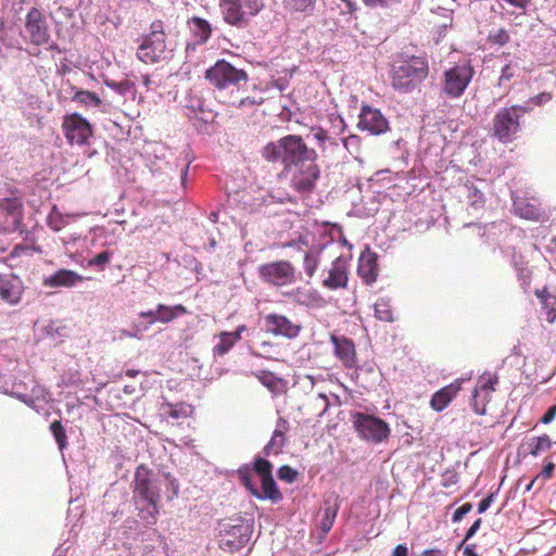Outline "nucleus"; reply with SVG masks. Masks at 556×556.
I'll return each mask as SVG.
<instances>
[{
  "mask_svg": "<svg viewBox=\"0 0 556 556\" xmlns=\"http://www.w3.org/2000/svg\"><path fill=\"white\" fill-rule=\"evenodd\" d=\"M132 502L139 519L147 526H154L159 520L161 489L153 478V472L141 464L134 475Z\"/></svg>",
  "mask_w": 556,
  "mask_h": 556,
  "instance_id": "obj_1",
  "label": "nucleus"
},
{
  "mask_svg": "<svg viewBox=\"0 0 556 556\" xmlns=\"http://www.w3.org/2000/svg\"><path fill=\"white\" fill-rule=\"evenodd\" d=\"M429 74L428 61L425 58L413 56L394 66L391 72V85L400 92H410L417 88Z\"/></svg>",
  "mask_w": 556,
  "mask_h": 556,
  "instance_id": "obj_2",
  "label": "nucleus"
},
{
  "mask_svg": "<svg viewBox=\"0 0 556 556\" xmlns=\"http://www.w3.org/2000/svg\"><path fill=\"white\" fill-rule=\"evenodd\" d=\"M166 38L164 23L161 20L153 21L149 34L143 37L138 47L137 58L144 64H155L166 60L168 54Z\"/></svg>",
  "mask_w": 556,
  "mask_h": 556,
  "instance_id": "obj_3",
  "label": "nucleus"
},
{
  "mask_svg": "<svg viewBox=\"0 0 556 556\" xmlns=\"http://www.w3.org/2000/svg\"><path fill=\"white\" fill-rule=\"evenodd\" d=\"M522 105L500 109L492 119V134L503 143L511 142L520 131V119L527 113Z\"/></svg>",
  "mask_w": 556,
  "mask_h": 556,
  "instance_id": "obj_4",
  "label": "nucleus"
},
{
  "mask_svg": "<svg viewBox=\"0 0 556 556\" xmlns=\"http://www.w3.org/2000/svg\"><path fill=\"white\" fill-rule=\"evenodd\" d=\"M218 5L225 23L239 28L264 9L262 0H218Z\"/></svg>",
  "mask_w": 556,
  "mask_h": 556,
  "instance_id": "obj_5",
  "label": "nucleus"
},
{
  "mask_svg": "<svg viewBox=\"0 0 556 556\" xmlns=\"http://www.w3.org/2000/svg\"><path fill=\"white\" fill-rule=\"evenodd\" d=\"M248 73L237 68L225 60H218L205 71V79L219 91L236 88L239 92L242 84L248 81Z\"/></svg>",
  "mask_w": 556,
  "mask_h": 556,
  "instance_id": "obj_6",
  "label": "nucleus"
},
{
  "mask_svg": "<svg viewBox=\"0 0 556 556\" xmlns=\"http://www.w3.org/2000/svg\"><path fill=\"white\" fill-rule=\"evenodd\" d=\"M475 75L469 62L458 63L443 73L442 91L451 98L462 97Z\"/></svg>",
  "mask_w": 556,
  "mask_h": 556,
  "instance_id": "obj_7",
  "label": "nucleus"
},
{
  "mask_svg": "<svg viewBox=\"0 0 556 556\" xmlns=\"http://www.w3.org/2000/svg\"><path fill=\"white\" fill-rule=\"evenodd\" d=\"M352 417L353 427L362 439L380 443L390 437V427L381 418L361 412L354 413Z\"/></svg>",
  "mask_w": 556,
  "mask_h": 556,
  "instance_id": "obj_8",
  "label": "nucleus"
},
{
  "mask_svg": "<svg viewBox=\"0 0 556 556\" xmlns=\"http://www.w3.org/2000/svg\"><path fill=\"white\" fill-rule=\"evenodd\" d=\"M282 148V161L287 167L299 165L308 161L317 160V152L308 148L301 136L288 135L279 139Z\"/></svg>",
  "mask_w": 556,
  "mask_h": 556,
  "instance_id": "obj_9",
  "label": "nucleus"
},
{
  "mask_svg": "<svg viewBox=\"0 0 556 556\" xmlns=\"http://www.w3.org/2000/svg\"><path fill=\"white\" fill-rule=\"evenodd\" d=\"M61 127L71 146L88 144L89 139L93 136L91 124L78 113L66 114Z\"/></svg>",
  "mask_w": 556,
  "mask_h": 556,
  "instance_id": "obj_10",
  "label": "nucleus"
},
{
  "mask_svg": "<svg viewBox=\"0 0 556 556\" xmlns=\"http://www.w3.org/2000/svg\"><path fill=\"white\" fill-rule=\"evenodd\" d=\"M253 470L261 479V490L258 495H253L257 500H269L273 503H278L282 500V494L277 486L273 477V465L269 460L256 457L253 462Z\"/></svg>",
  "mask_w": 556,
  "mask_h": 556,
  "instance_id": "obj_11",
  "label": "nucleus"
},
{
  "mask_svg": "<svg viewBox=\"0 0 556 556\" xmlns=\"http://www.w3.org/2000/svg\"><path fill=\"white\" fill-rule=\"evenodd\" d=\"M25 31L29 42L35 47L47 45L50 41V29L43 12L33 7L25 16Z\"/></svg>",
  "mask_w": 556,
  "mask_h": 556,
  "instance_id": "obj_12",
  "label": "nucleus"
},
{
  "mask_svg": "<svg viewBox=\"0 0 556 556\" xmlns=\"http://www.w3.org/2000/svg\"><path fill=\"white\" fill-rule=\"evenodd\" d=\"M317 160H311L305 163L292 166L291 187L300 194H309L319 179L320 169L316 163Z\"/></svg>",
  "mask_w": 556,
  "mask_h": 556,
  "instance_id": "obj_13",
  "label": "nucleus"
},
{
  "mask_svg": "<svg viewBox=\"0 0 556 556\" xmlns=\"http://www.w3.org/2000/svg\"><path fill=\"white\" fill-rule=\"evenodd\" d=\"M261 278L268 283L282 287L295 280V269L288 261L263 264L258 268Z\"/></svg>",
  "mask_w": 556,
  "mask_h": 556,
  "instance_id": "obj_14",
  "label": "nucleus"
},
{
  "mask_svg": "<svg viewBox=\"0 0 556 556\" xmlns=\"http://www.w3.org/2000/svg\"><path fill=\"white\" fill-rule=\"evenodd\" d=\"M357 128L374 136L382 135L390 129L389 122L381 111L367 104L361 109Z\"/></svg>",
  "mask_w": 556,
  "mask_h": 556,
  "instance_id": "obj_15",
  "label": "nucleus"
},
{
  "mask_svg": "<svg viewBox=\"0 0 556 556\" xmlns=\"http://www.w3.org/2000/svg\"><path fill=\"white\" fill-rule=\"evenodd\" d=\"M265 327L274 336H281L288 339H294L299 336L302 326L290 320L287 316L270 313L264 316Z\"/></svg>",
  "mask_w": 556,
  "mask_h": 556,
  "instance_id": "obj_16",
  "label": "nucleus"
},
{
  "mask_svg": "<svg viewBox=\"0 0 556 556\" xmlns=\"http://www.w3.org/2000/svg\"><path fill=\"white\" fill-rule=\"evenodd\" d=\"M330 342L333 345L334 356L348 369L357 367V354L354 342L344 336H330Z\"/></svg>",
  "mask_w": 556,
  "mask_h": 556,
  "instance_id": "obj_17",
  "label": "nucleus"
},
{
  "mask_svg": "<svg viewBox=\"0 0 556 556\" xmlns=\"http://www.w3.org/2000/svg\"><path fill=\"white\" fill-rule=\"evenodd\" d=\"M349 282L348 261L342 256L337 257L328 269V276L323 280V286L329 290L345 289Z\"/></svg>",
  "mask_w": 556,
  "mask_h": 556,
  "instance_id": "obj_18",
  "label": "nucleus"
},
{
  "mask_svg": "<svg viewBox=\"0 0 556 556\" xmlns=\"http://www.w3.org/2000/svg\"><path fill=\"white\" fill-rule=\"evenodd\" d=\"M357 274L367 286H371L377 281L379 274L378 255L368 247L361 253Z\"/></svg>",
  "mask_w": 556,
  "mask_h": 556,
  "instance_id": "obj_19",
  "label": "nucleus"
},
{
  "mask_svg": "<svg viewBox=\"0 0 556 556\" xmlns=\"http://www.w3.org/2000/svg\"><path fill=\"white\" fill-rule=\"evenodd\" d=\"M24 292L22 280L15 275L0 274V299L10 305L21 301Z\"/></svg>",
  "mask_w": 556,
  "mask_h": 556,
  "instance_id": "obj_20",
  "label": "nucleus"
},
{
  "mask_svg": "<svg viewBox=\"0 0 556 556\" xmlns=\"http://www.w3.org/2000/svg\"><path fill=\"white\" fill-rule=\"evenodd\" d=\"M498 383V377L496 375H483L479 378L477 387L472 393V408L477 415H485V402L480 405L479 399L482 393L485 394V397L495 391V386Z\"/></svg>",
  "mask_w": 556,
  "mask_h": 556,
  "instance_id": "obj_21",
  "label": "nucleus"
},
{
  "mask_svg": "<svg viewBox=\"0 0 556 556\" xmlns=\"http://www.w3.org/2000/svg\"><path fill=\"white\" fill-rule=\"evenodd\" d=\"M462 382L463 380L457 379L448 386H445L437 391L430 400L431 408L435 412H442L444 408H446L462 390Z\"/></svg>",
  "mask_w": 556,
  "mask_h": 556,
  "instance_id": "obj_22",
  "label": "nucleus"
},
{
  "mask_svg": "<svg viewBox=\"0 0 556 556\" xmlns=\"http://www.w3.org/2000/svg\"><path fill=\"white\" fill-rule=\"evenodd\" d=\"M84 281V277L71 269H59L53 275L46 277L43 285L49 288H72Z\"/></svg>",
  "mask_w": 556,
  "mask_h": 556,
  "instance_id": "obj_23",
  "label": "nucleus"
},
{
  "mask_svg": "<svg viewBox=\"0 0 556 556\" xmlns=\"http://www.w3.org/2000/svg\"><path fill=\"white\" fill-rule=\"evenodd\" d=\"M552 441L547 434L540 437H532L522 441L518 448L520 456L527 457L528 455L538 456L543 452L551 448Z\"/></svg>",
  "mask_w": 556,
  "mask_h": 556,
  "instance_id": "obj_24",
  "label": "nucleus"
},
{
  "mask_svg": "<svg viewBox=\"0 0 556 556\" xmlns=\"http://www.w3.org/2000/svg\"><path fill=\"white\" fill-rule=\"evenodd\" d=\"M288 420L282 417H279L271 439L264 447V452L266 455H269L270 453L278 454L281 452V450L286 445V433L288 432Z\"/></svg>",
  "mask_w": 556,
  "mask_h": 556,
  "instance_id": "obj_25",
  "label": "nucleus"
},
{
  "mask_svg": "<svg viewBox=\"0 0 556 556\" xmlns=\"http://www.w3.org/2000/svg\"><path fill=\"white\" fill-rule=\"evenodd\" d=\"M534 295L539 299L545 319L549 324L556 321V293L551 292L547 287L535 289Z\"/></svg>",
  "mask_w": 556,
  "mask_h": 556,
  "instance_id": "obj_26",
  "label": "nucleus"
},
{
  "mask_svg": "<svg viewBox=\"0 0 556 556\" xmlns=\"http://www.w3.org/2000/svg\"><path fill=\"white\" fill-rule=\"evenodd\" d=\"M283 9L290 14L311 16L316 9L317 0H281Z\"/></svg>",
  "mask_w": 556,
  "mask_h": 556,
  "instance_id": "obj_27",
  "label": "nucleus"
},
{
  "mask_svg": "<svg viewBox=\"0 0 556 556\" xmlns=\"http://www.w3.org/2000/svg\"><path fill=\"white\" fill-rule=\"evenodd\" d=\"M187 24L191 28L193 36L198 39V43H206L212 35L211 24L199 16H192L188 20Z\"/></svg>",
  "mask_w": 556,
  "mask_h": 556,
  "instance_id": "obj_28",
  "label": "nucleus"
},
{
  "mask_svg": "<svg viewBox=\"0 0 556 556\" xmlns=\"http://www.w3.org/2000/svg\"><path fill=\"white\" fill-rule=\"evenodd\" d=\"M218 342L213 346V356L222 357L226 355L238 342V334H231L229 331H223L218 336Z\"/></svg>",
  "mask_w": 556,
  "mask_h": 556,
  "instance_id": "obj_29",
  "label": "nucleus"
},
{
  "mask_svg": "<svg viewBox=\"0 0 556 556\" xmlns=\"http://www.w3.org/2000/svg\"><path fill=\"white\" fill-rule=\"evenodd\" d=\"M187 313V307L181 304L174 306H167L165 304L157 305V318L159 321L163 324H168L173 321L177 316L185 315Z\"/></svg>",
  "mask_w": 556,
  "mask_h": 556,
  "instance_id": "obj_30",
  "label": "nucleus"
},
{
  "mask_svg": "<svg viewBox=\"0 0 556 556\" xmlns=\"http://www.w3.org/2000/svg\"><path fill=\"white\" fill-rule=\"evenodd\" d=\"M72 100L85 106L99 108L102 104V100L97 93L84 89L75 90Z\"/></svg>",
  "mask_w": 556,
  "mask_h": 556,
  "instance_id": "obj_31",
  "label": "nucleus"
},
{
  "mask_svg": "<svg viewBox=\"0 0 556 556\" xmlns=\"http://www.w3.org/2000/svg\"><path fill=\"white\" fill-rule=\"evenodd\" d=\"M325 510H324V517L320 520V526L324 532L330 531L332 528L338 510H339V503L336 500L333 504H330L329 501L325 502Z\"/></svg>",
  "mask_w": 556,
  "mask_h": 556,
  "instance_id": "obj_32",
  "label": "nucleus"
},
{
  "mask_svg": "<svg viewBox=\"0 0 556 556\" xmlns=\"http://www.w3.org/2000/svg\"><path fill=\"white\" fill-rule=\"evenodd\" d=\"M515 208L517 214L522 218L538 220L540 217L539 207L534 204L525 201H516Z\"/></svg>",
  "mask_w": 556,
  "mask_h": 556,
  "instance_id": "obj_33",
  "label": "nucleus"
},
{
  "mask_svg": "<svg viewBox=\"0 0 556 556\" xmlns=\"http://www.w3.org/2000/svg\"><path fill=\"white\" fill-rule=\"evenodd\" d=\"M375 316L386 323L394 321L393 311L388 301L381 299L375 304Z\"/></svg>",
  "mask_w": 556,
  "mask_h": 556,
  "instance_id": "obj_34",
  "label": "nucleus"
},
{
  "mask_svg": "<svg viewBox=\"0 0 556 556\" xmlns=\"http://www.w3.org/2000/svg\"><path fill=\"white\" fill-rule=\"evenodd\" d=\"M50 431L53 434L59 448L62 451L67 446V437L65 429L60 420H53L50 425Z\"/></svg>",
  "mask_w": 556,
  "mask_h": 556,
  "instance_id": "obj_35",
  "label": "nucleus"
},
{
  "mask_svg": "<svg viewBox=\"0 0 556 556\" xmlns=\"http://www.w3.org/2000/svg\"><path fill=\"white\" fill-rule=\"evenodd\" d=\"M239 478L243 486L251 493V495H258V488L252 480V471L248 467L238 470Z\"/></svg>",
  "mask_w": 556,
  "mask_h": 556,
  "instance_id": "obj_36",
  "label": "nucleus"
},
{
  "mask_svg": "<svg viewBox=\"0 0 556 556\" xmlns=\"http://www.w3.org/2000/svg\"><path fill=\"white\" fill-rule=\"evenodd\" d=\"M344 149L351 154L356 155L362 150V139L357 135H349L341 139Z\"/></svg>",
  "mask_w": 556,
  "mask_h": 556,
  "instance_id": "obj_37",
  "label": "nucleus"
},
{
  "mask_svg": "<svg viewBox=\"0 0 556 556\" xmlns=\"http://www.w3.org/2000/svg\"><path fill=\"white\" fill-rule=\"evenodd\" d=\"M281 150L279 141L277 143L269 142L263 148L262 156L268 162H276L282 157Z\"/></svg>",
  "mask_w": 556,
  "mask_h": 556,
  "instance_id": "obj_38",
  "label": "nucleus"
},
{
  "mask_svg": "<svg viewBox=\"0 0 556 556\" xmlns=\"http://www.w3.org/2000/svg\"><path fill=\"white\" fill-rule=\"evenodd\" d=\"M318 265H319V254L318 253L308 252L305 254L303 267H304L305 274L309 278H312L315 275V273L318 268Z\"/></svg>",
  "mask_w": 556,
  "mask_h": 556,
  "instance_id": "obj_39",
  "label": "nucleus"
},
{
  "mask_svg": "<svg viewBox=\"0 0 556 556\" xmlns=\"http://www.w3.org/2000/svg\"><path fill=\"white\" fill-rule=\"evenodd\" d=\"M47 224L51 230L58 232L64 228L66 222L64 216L54 206L48 216Z\"/></svg>",
  "mask_w": 556,
  "mask_h": 556,
  "instance_id": "obj_40",
  "label": "nucleus"
},
{
  "mask_svg": "<svg viewBox=\"0 0 556 556\" xmlns=\"http://www.w3.org/2000/svg\"><path fill=\"white\" fill-rule=\"evenodd\" d=\"M159 546L146 545L142 556H167L165 538L161 534L157 535Z\"/></svg>",
  "mask_w": 556,
  "mask_h": 556,
  "instance_id": "obj_41",
  "label": "nucleus"
},
{
  "mask_svg": "<svg viewBox=\"0 0 556 556\" xmlns=\"http://www.w3.org/2000/svg\"><path fill=\"white\" fill-rule=\"evenodd\" d=\"M0 208L7 214L14 215L21 213L22 202L18 198H5L0 202Z\"/></svg>",
  "mask_w": 556,
  "mask_h": 556,
  "instance_id": "obj_42",
  "label": "nucleus"
},
{
  "mask_svg": "<svg viewBox=\"0 0 556 556\" xmlns=\"http://www.w3.org/2000/svg\"><path fill=\"white\" fill-rule=\"evenodd\" d=\"M263 103V99L260 98V99H255V98H250V97H238V96H230L229 98V101H228V104L229 105H233V106H237V108H243V106H247V105H260Z\"/></svg>",
  "mask_w": 556,
  "mask_h": 556,
  "instance_id": "obj_43",
  "label": "nucleus"
},
{
  "mask_svg": "<svg viewBox=\"0 0 556 556\" xmlns=\"http://www.w3.org/2000/svg\"><path fill=\"white\" fill-rule=\"evenodd\" d=\"M312 404L315 408V415L318 417L324 416L327 413L330 405L328 397L321 393L313 397Z\"/></svg>",
  "mask_w": 556,
  "mask_h": 556,
  "instance_id": "obj_44",
  "label": "nucleus"
},
{
  "mask_svg": "<svg viewBox=\"0 0 556 556\" xmlns=\"http://www.w3.org/2000/svg\"><path fill=\"white\" fill-rule=\"evenodd\" d=\"M340 151V144L334 138H330L327 143L320 147V152L324 157L334 159Z\"/></svg>",
  "mask_w": 556,
  "mask_h": 556,
  "instance_id": "obj_45",
  "label": "nucleus"
},
{
  "mask_svg": "<svg viewBox=\"0 0 556 556\" xmlns=\"http://www.w3.org/2000/svg\"><path fill=\"white\" fill-rule=\"evenodd\" d=\"M510 37L506 29L500 28L488 36V41L493 45L505 46L509 41Z\"/></svg>",
  "mask_w": 556,
  "mask_h": 556,
  "instance_id": "obj_46",
  "label": "nucleus"
},
{
  "mask_svg": "<svg viewBox=\"0 0 556 556\" xmlns=\"http://www.w3.org/2000/svg\"><path fill=\"white\" fill-rule=\"evenodd\" d=\"M104 84L112 90L118 92L119 94H126L132 89V83L127 79L116 81V80H105Z\"/></svg>",
  "mask_w": 556,
  "mask_h": 556,
  "instance_id": "obj_47",
  "label": "nucleus"
},
{
  "mask_svg": "<svg viewBox=\"0 0 556 556\" xmlns=\"http://www.w3.org/2000/svg\"><path fill=\"white\" fill-rule=\"evenodd\" d=\"M276 348H277V345L274 342H271L269 340H264L260 343V351L253 352V354L255 356L271 359V358H274V352H275Z\"/></svg>",
  "mask_w": 556,
  "mask_h": 556,
  "instance_id": "obj_48",
  "label": "nucleus"
},
{
  "mask_svg": "<svg viewBox=\"0 0 556 556\" xmlns=\"http://www.w3.org/2000/svg\"><path fill=\"white\" fill-rule=\"evenodd\" d=\"M112 257V253L109 251H103L98 253L96 256L88 261V266L98 267L99 269H103L104 266L110 262Z\"/></svg>",
  "mask_w": 556,
  "mask_h": 556,
  "instance_id": "obj_49",
  "label": "nucleus"
},
{
  "mask_svg": "<svg viewBox=\"0 0 556 556\" xmlns=\"http://www.w3.org/2000/svg\"><path fill=\"white\" fill-rule=\"evenodd\" d=\"M298 471L288 465L279 467L277 476L281 481L292 483L298 477Z\"/></svg>",
  "mask_w": 556,
  "mask_h": 556,
  "instance_id": "obj_50",
  "label": "nucleus"
},
{
  "mask_svg": "<svg viewBox=\"0 0 556 556\" xmlns=\"http://www.w3.org/2000/svg\"><path fill=\"white\" fill-rule=\"evenodd\" d=\"M312 132L319 148L327 143L331 138L329 137L328 131L321 127H312Z\"/></svg>",
  "mask_w": 556,
  "mask_h": 556,
  "instance_id": "obj_51",
  "label": "nucleus"
},
{
  "mask_svg": "<svg viewBox=\"0 0 556 556\" xmlns=\"http://www.w3.org/2000/svg\"><path fill=\"white\" fill-rule=\"evenodd\" d=\"M472 509V505L470 503H465L460 507H458L452 517L454 522L460 521L470 510Z\"/></svg>",
  "mask_w": 556,
  "mask_h": 556,
  "instance_id": "obj_52",
  "label": "nucleus"
},
{
  "mask_svg": "<svg viewBox=\"0 0 556 556\" xmlns=\"http://www.w3.org/2000/svg\"><path fill=\"white\" fill-rule=\"evenodd\" d=\"M514 76H515V72L511 68L510 64H506L502 68V73H501V76H500V79H498V84L503 85V84L509 81Z\"/></svg>",
  "mask_w": 556,
  "mask_h": 556,
  "instance_id": "obj_53",
  "label": "nucleus"
},
{
  "mask_svg": "<svg viewBox=\"0 0 556 556\" xmlns=\"http://www.w3.org/2000/svg\"><path fill=\"white\" fill-rule=\"evenodd\" d=\"M555 465L553 462H547L542 471L536 476L539 479L548 480L553 477Z\"/></svg>",
  "mask_w": 556,
  "mask_h": 556,
  "instance_id": "obj_54",
  "label": "nucleus"
},
{
  "mask_svg": "<svg viewBox=\"0 0 556 556\" xmlns=\"http://www.w3.org/2000/svg\"><path fill=\"white\" fill-rule=\"evenodd\" d=\"M30 248L25 244H16L13 250L10 252L8 258L20 257L21 255L29 252Z\"/></svg>",
  "mask_w": 556,
  "mask_h": 556,
  "instance_id": "obj_55",
  "label": "nucleus"
},
{
  "mask_svg": "<svg viewBox=\"0 0 556 556\" xmlns=\"http://www.w3.org/2000/svg\"><path fill=\"white\" fill-rule=\"evenodd\" d=\"M493 501H494V494L493 493H491L485 498L480 501V503L478 504V511H479V514L484 513L490 507V505L493 503Z\"/></svg>",
  "mask_w": 556,
  "mask_h": 556,
  "instance_id": "obj_56",
  "label": "nucleus"
},
{
  "mask_svg": "<svg viewBox=\"0 0 556 556\" xmlns=\"http://www.w3.org/2000/svg\"><path fill=\"white\" fill-rule=\"evenodd\" d=\"M139 316L141 318H150L149 324L152 325V324L159 321V318H157V307L154 311L151 309V311L140 312Z\"/></svg>",
  "mask_w": 556,
  "mask_h": 556,
  "instance_id": "obj_57",
  "label": "nucleus"
},
{
  "mask_svg": "<svg viewBox=\"0 0 556 556\" xmlns=\"http://www.w3.org/2000/svg\"><path fill=\"white\" fill-rule=\"evenodd\" d=\"M556 416V404L552 405L541 418L542 424H549Z\"/></svg>",
  "mask_w": 556,
  "mask_h": 556,
  "instance_id": "obj_58",
  "label": "nucleus"
},
{
  "mask_svg": "<svg viewBox=\"0 0 556 556\" xmlns=\"http://www.w3.org/2000/svg\"><path fill=\"white\" fill-rule=\"evenodd\" d=\"M168 485L172 490V495L168 497V500L172 501L173 498H175L179 495L180 486H179L177 479H175V478L169 479Z\"/></svg>",
  "mask_w": 556,
  "mask_h": 556,
  "instance_id": "obj_59",
  "label": "nucleus"
},
{
  "mask_svg": "<svg viewBox=\"0 0 556 556\" xmlns=\"http://www.w3.org/2000/svg\"><path fill=\"white\" fill-rule=\"evenodd\" d=\"M481 523H482V520L479 518L477 519L472 525L471 527L468 529L467 533H466V536H465V540L464 541H467L468 539H470L478 530L479 528L481 527ZM465 542H463L464 544Z\"/></svg>",
  "mask_w": 556,
  "mask_h": 556,
  "instance_id": "obj_60",
  "label": "nucleus"
},
{
  "mask_svg": "<svg viewBox=\"0 0 556 556\" xmlns=\"http://www.w3.org/2000/svg\"><path fill=\"white\" fill-rule=\"evenodd\" d=\"M407 555H408V549H407L406 545H404V544L396 545L392 552V556H407Z\"/></svg>",
  "mask_w": 556,
  "mask_h": 556,
  "instance_id": "obj_61",
  "label": "nucleus"
},
{
  "mask_svg": "<svg viewBox=\"0 0 556 556\" xmlns=\"http://www.w3.org/2000/svg\"><path fill=\"white\" fill-rule=\"evenodd\" d=\"M445 554L439 548H429L421 552V556H444Z\"/></svg>",
  "mask_w": 556,
  "mask_h": 556,
  "instance_id": "obj_62",
  "label": "nucleus"
},
{
  "mask_svg": "<svg viewBox=\"0 0 556 556\" xmlns=\"http://www.w3.org/2000/svg\"><path fill=\"white\" fill-rule=\"evenodd\" d=\"M387 1L388 0H363V2L367 7H371V8H375V7H378V5H384V4H387Z\"/></svg>",
  "mask_w": 556,
  "mask_h": 556,
  "instance_id": "obj_63",
  "label": "nucleus"
},
{
  "mask_svg": "<svg viewBox=\"0 0 556 556\" xmlns=\"http://www.w3.org/2000/svg\"><path fill=\"white\" fill-rule=\"evenodd\" d=\"M464 556H478L476 553V546L475 545H468L463 551Z\"/></svg>",
  "mask_w": 556,
  "mask_h": 556,
  "instance_id": "obj_64",
  "label": "nucleus"
}]
</instances>
